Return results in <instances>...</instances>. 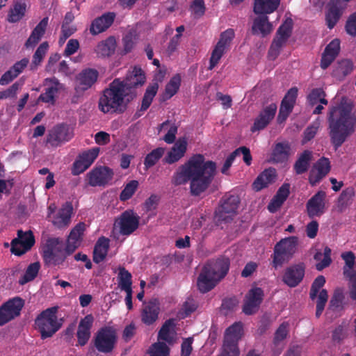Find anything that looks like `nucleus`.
Wrapping results in <instances>:
<instances>
[{
  "mask_svg": "<svg viewBox=\"0 0 356 356\" xmlns=\"http://www.w3.org/2000/svg\"><path fill=\"white\" fill-rule=\"evenodd\" d=\"M352 104L342 100L338 106H331L327 113L330 140L337 149L355 131L356 115Z\"/></svg>",
  "mask_w": 356,
  "mask_h": 356,
  "instance_id": "f03ea898",
  "label": "nucleus"
},
{
  "mask_svg": "<svg viewBox=\"0 0 356 356\" xmlns=\"http://www.w3.org/2000/svg\"><path fill=\"white\" fill-rule=\"evenodd\" d=\"M325 193L319 191L315 194L307 202V210L310 218L320 216L325 212Z\"/></svg>",
  "mask_w": 356,
  "mask_h": 356,
  "instance_id": "412c9836",
  "label": "nucleus"
},
{
  "mask_svg": "<svg viewBox=\"0 0 356 356\" xmlns=\"http://www.w3.org/2000/svg\"><path fill=\"white\" fill-rule=\"evenodd\" d=\"M320 126L321 120L319 118H318L312 123L311 126L306 129L304 132V138L302 140L303 143H306L315 136Z\"/></svg>",
  "mask_w": 356,
  "mask_h": 356,
  "instance_id": "0e129e2a",
  "label": "nucleus"
},
{
  "mask_svg": "<svg viewBox=\"0 0 356 356\" xmlns=\"http://www.w3.org/2000/svg\"><path fill=\"white\" fill-rule=\"evenodd\" d=\"M243 334V325L241 323H235L226 330L224 342L238 346V342L241 339Z\"/></svg>",
  "mask_w": 356,
  "mask_h": 356,
  "instance_id": "a19ab883",
  "label": "nucleus"
},
{
  "mask_svg": "<svg viewBox=\"0 0 356 356\" xmlns=\"http://www.w3.org/2000/svg\"><path fill=\"white\" fill-rule=\"evenodd\" d=\"M72 136L70 129L66 125H58L52 128L48 134L47 143L53 147L69 140Z\"/></svg>",
  "mask_w": 356,
  "mask_h": 356,
  "instance_id": "6ab92c4d",
  "label": "nucleus"
},
{
  "mask_svg": "<svg viewBox=\"0 0 356 356\" xmlns=\"http://www.w3.org/2000/svg\"><path fill=\"white\" fill-rule=\"evenodd\" d=\"M48 24V17L43 18L32 31L31 35L26 42V48H33L40 40L45 32Z\"/></svg>",
  "mask_w": 356,
  "mask_h": 356,
  "instance_id": "e433bc0d",
  "label": "nucleus"
},
{
  "mask_svg": "<svg viewBox=\"0 0 356 356\" xmlns=\"http://www.w3.org/2000/svg\"><path fill=\"white\" fill-rule=\"evenodd\" d=\"M263 291L258 287L251 289L245 296L243 311L245 314L255 313L262 301Z\"/></svg>",
  "mask_w": 356,
  "mask_h": 356,
  "instance_id": "dca6fc26",
  "label": "nucleus"
},
{
  "mask_svg": "<svg viewBox=\"0 0 356 356\" xmlns=\"http://www.w3.org/2000/svg\"><path fill=\"white\" fill-rule=\"evenodd\" d=\"M340 49V41L338 39L332 40L326 47L321 58V67L326 69L334 60Z\"/></svg>",
  "mask_w": 356,
  "mask_h": 356,
  "instance_id": "72a5a7b5",
  "label": "nucleus"
},
{
  "mask_svg": "<svg viewBox=\"0 0 356 356\" xmlns=\"http://www.w3.org/2000/svg\"><path fill=\"white\" fill-rule=\"evenodd\" d=\"M158 88L159 86L157 83H154L148 86L143 99L141 110L145 111L149 107L154 96L157 92Z\"/></svg>",
  "mask_w": 356,
  "mask_h": 356,
  "instance_id": "864d4df0",
  "label": "nucleus"
},
{
  "mask_svg": "<svg viewBox=\"0 0 356 356\" xmlns=\"http://www.w3.org/2000/svg\"><path fill=\"white\" fill-rule=\"evenodd\" d=\"M35 244V238L31 231L18 230L17 237L11 241L10 251L13 254L20 256L31 249Z\"/></svg>",
  "mask_w": 356,
  "mask_h": 356,
  "instance_id": "1a4fd4ad",
  "label": "nucleus"
},
{
  "mask_svg": "<svg viewBox=\"0 0 356 356\" xmlns=\"http://www.w3.org/2000/svg\"><path fill=\"white\" fill-rule=\"evenodd\" d=\"M290 152V146L288 143H277L273 152V160L275 162H282L287 159Z\"/></svg>",
  "mask_w": 356,
  "mask_h": 356,
  "instance_id": "c03bdc74",
  "label": "nucleus"
},
{
  "mask_svg": "<svg viewBox=\"0 0 356 356\" xmlns=\"http://www.w3.org/2000/svg\"><path fill=\"white\" fill-rule=\"evenodd\" d=\"M163 130H167V134L163 138V140L168 144L172 143L175 140L177 132V126L175 124H170L169 121H166L162 123L159 127V131Z\"/></svg>",
  "mask_w": 356,
  "mask_h": 356,
  "instance_id": "09e8293b",
  "label": "nucleus"
},
{
  "mask_svg": "<svg viewBox=\"0 0 356 356\" xmlns=\"http://www.w3.org/2000/svg\"><path fill=\"white\" fill-rule=\"evenodd\" d=\"M114 272L117 273L118 285L121 291L132 289V275L127 270L119 266Z\"/></svg>",
  "mask_w": 356,
  "mask_h": 356,
  "instance_id": "79ce46f5",
  "label": "nucleus"
},
{
  "mask_svg": "<svg viewBox=\"0 0 356 356\" xmlns=\"http://www.w3.org/2000/svg\"><path fill=\"white\" fill-rule=\"evenodd\" d=\"M290 185L284 184L277 191L276 195L272 199L268 206L271 213L275 212L284 203L289 194Z\"/></svg>",
  "mask_w": 356,
  "mask_h": 356,
  "instance_id": "4c0bfd02",
  "label": "nucleus"
},
{
  "mask_svg": "<svg viewBox=\"0 0 356 356\" xmlns=\"http://www.w3.org/2000/svg\"><path fill=\"white\" fill-rule=\"evenodd\" d=\"M24 302L19 298H15L6 302L0 308V325H3L20 314Z\"/></svg>",
  "mask_w": 356,
  "mask_h": 356,
  "instance_id": "f8f14e48",
  "label": "nucleus"
},
{
  "mask_svg": "<svg viewBox=\"0 0 356 356\" xmlns=\"http://www.w3.org/2000/svg\"><path fill=\"white\" fill-rule=\"evenodd\" d=\"M99 73L95 69L88 68L82 70L76 76V90L84 91L91 88L97 81Z\"/></svg>",
  "mask_w": 356,
  "mask_h": 356,
  "instance_id": "aec40b11",
  "label": "nucleus"
},
{
  "mask_svg": "<svg viewBox=\"0 0 356 356\" xmlns=\"http://www.w3.org/2000/svg\"><path fill=\"white\" fill-rule=\"evenodd\" d=\"M238 202V198L236 196L230 195L225 199L216 211L218 219L222 221H227L231 219L236 214Z\"/></svg>",
  "mask_w": 356,
  "mask_h": 356,
  "instance_id": "2eb2a0df",
  "label": "nucleus"
},
{
  "mask_svg": "<svg viewBox=\"0 0 356 356\" xmlns=\"http://www.w3.org/2000/svg\"><path fill=\"white\" fill-rule=\"evenodd\" d=\"M169 349L165 343L158 341L149 350V356H168Z\"/></svg>",
  "mask_w": 356,
  "mask_h": 356,
  "instance_id": "bf43d9fd",
  "label": "nucleus"
},
{
  "mask_svg": "<svg viewBox=\"0 0 356 356\" xmlns=\"http://www.w3.org/2000/svg\"><path fill=\"white\" fill-rule=\"evenodd\" d=\"M176 338L175 323L172 319L168 320L161 328L158 339L159 341H164L168 343H172Z\"/></svg>",
  "mask_w": 356,
  "mask_h": 356,
  "instance_id": "58836bf2",
  "label": "nucleus"
},
{
  "mask_svg": "<svg viewBox=\"0 0 356 356\" xmlns=\"http://www.w3.org/2000/svg\"><path fill=\"white\" fill-rule=\"evenodd\" d=\"M308 100L312 105L321 103L323 105L327 104V100L325 99V93L321 88H315L308 95Z\"/></svg>",
  "mask_w": 356,
  "mask_h": 356,
  "instance_id": "5fc2aeb1",
  "label": "nucleus"
},
{
  "mask_svg": "<svg viewBox=\"0 0 356 356\" xmlns=\"http://www.w3.org/2000/svg\"><path fill=\"white\" fill-rule=\"evenodd\" d=\"M40 268V265L39 262H34L28 266L23 277L19 280V284L23 285L30 281H32L37 276Z\"/></svg>",
  "mask_w": 356,
  "mask_h": 356,
  "instance_id": "603ef678",
  "label": "nucleus"
},
{
  "mask_svg": "<svg viewBox=\"0 0 356 356\" xmlns=\"http://www.w3.org/2000/svg\"><path fill=\"white\" fill-rule=\"evenodd\" d=\"M229 267V260L225 257L209 261L198 277L199 290L202 293L211 290L227 275Z\"/></svg>",
  "mask_w": 356,
  "mask_h": 356,
  "instance_id": "7ed1b4c3",
  "label": "nucleus"
},
{
  "mask_svg": "<svg viewBox=\"0 0 356 356\" xmlns=\"http://www.w3.org/2000/svg\"><path fill=\"white\" fill-rule=\"evenodd\" d=\"M315 298H317L316 316L318 318L323 313L327 301L328 295L327 291L325 289L321 290L318 292Z\"/></svg>",
  "mask_w": 356,
  "mask_h": 356,
  "instance_id": "13d9d810",
  "label": "nucleus"
},
{
  "mask_svg": "<svg viewBox=\"0 0 356 356\" xmlns=\"http://www.w3.org/2000/svg\"><path fill=\"white\" fill-rule=\"evenodd\" d=\"M181 83V77L179 74L174 76L166 85L164 98L170 99L178 91Z\"/></svg>",
  "mask_w": 356,
  "mask_h": 356,
  "instance_id": "3c124183",
  "label": "nucleus"
},
{
  "mask_svg": "<svg viewBox=\"0 0 356 356\" xmlns=\"http://www.w3.org/2000/svg\"><path fill=\"white\" fill-rule=\"evenodd\" d=\"M116 48V40L114 37H108L97 43L94 52L98 58H106L114 54Z\"/></svg>",
  "mask_w": 356,
  "mask_h": 356,
  "instance_id": "473e14b6",
  "label": "nucleus"
},
{
  "mask_svg": "<svg viewBox=\"0 0 356 356\" xmlns=\"http://www.w3.org/2000/svg\"><path fill=\"white\" fill-rule=\"evenodd\" d=\"M216 172L214 162L206 161L202 154H195L177 168L172 177V183L179 186L190 181L191 195L198 196L208 189Z\"/></svg>",
  "mask_w": 356,
  "mask_h": 356,
  "instance_id": "f257e3e1",
  "label": "nucleus"
},
{
  "mask_svg": "<svg viewBox=\"0 0 356 356\" xmlns=\"http://www.w3.org/2000/svg\"><path fill=\"white\" fill-rule=\"evenodd\" d=\"M312 158V152L305 150L303 153H302L294 165L296 173L301 174L307 171Z\"/></svg>",
  "mask_w": 356,
  "mask_h": 356,
  "instance_id": "de8ad7c7",
  "label": "nucleus"
},
{
  "mask_svg": "<svg viewBox=\"0 0 356 356\" xmlns=\"http://www.w3.org/2000/svg\"><path fill=\"white\" fill-rule=\"evenodd\" d=\"M26 10V5L25 3H15L10 10L8 20L13 23L19 21L24 16Z\"/></svg>",
  "mask_w": 356,
  "mask_h": 356,
  "instance_id": "49530a36",
  "label": "nucleus"
},
{
  "mask_svg": "<svg viewBox=\"0 0 356 356\" xmlns=\"http://www.w3.org/2000/svg\"><path fill=\"white\" fill-rule=\"evenodd\" d=\"M49 48V44L47 42H42L37 49L33 57V64L35 66L38 65L44 56H45L47 49Z\"/></svg>",
  "mask_w": 356,
  "mask_h": 356,
  "instance_id": "338daca9",
  "label": "nucleus"
},
{
  "mask_svg": "<svg viewBox=\"0 0 356 356\" xmlns=\"http://www.w3.org/2000/svg\"><path fill=\"white\" fill-rule=\"evenodd\" d=\"M85 227L84 223L79 222L72 229L65 247L67 254H72L79 246Z\"/></svg>",
  "mask_w": 356,
  "mask_h": 356,
  "instance_id": "c85d7f7f",
  "label": "nucleus"
},
{
  "mask_svg": "<svg viewBox=\"0 0 356 356\" xmlns=\"http://www.w3.org/2000/svg\"><path fill=\"white\" fill-rule=\"evenodd\" d=\"M160 312V302L158 299L154 298L145 304L141 312V320L146 325L154 323L159 316Z\"/></svg>",
  "mask_w": 356,
  "mask_h": 356,
  "instance_id": "5701e85b",
  "label": "nucleus"
},
{
  "mask_svg": "<svg viewBox=\"0 0 356 356\" xmlns=\"http://www.w3.org/2000/svg\"><path fill=\"white\" fill-rule=\"evenodd\" d=\"M227 50L216 45L210 58L209 70L214 68Z\"/></svg>",
  "mask_w": 356,
  "mask_h": 356,
  "instance_id": "69168bd1",
  "label": "nucleus"
},
{
  "mask_svg": "<svg viewBox=\"0 0 356 356\" xmlns=\"http://www.w3.org/2000/svg\"><path fill=\"white\" fill-rule=\"evenodd\" d=\"M345 8L344 0H332L327 5L325 15L326 25L329 29H333L341 18Z\"/></svg>",
  "mask_w": 356,
  "mask_h": 356,
  "instance_id": "4468645a",
  "label": "nucleus"
},
{
  "mask_svg": "<svg viewBox=\"0 0 356 356\" xmlns=\"http://www.w3.org/2000/svg\"><path fill=\"white\" fill-rule=\"evenodd\" d=\"M120 81L114 80L110 87L104 91L99 101V108L104 113L121 111L124 100H129V92Z\"/></svg>",
  "mask_w": 356,
  "mask_h": 356,
  "instance_id": "20e7f679",
  "label": "nucleus"
},
{
  "mask_svg": "<svg viewBox=\"0 0 356 356\" xmlns=\"http://www.w3.org/2000/svg\"><path fill=\"white\" fill-rule=\"evenodd\" d=\"M314 259L318 261L316 265V269L319 271L322 270L332 262L331 249L328 247H325L323 252H317L314 255Z\"/></svg>",
  "mask_w": 356,
  "mask_h": 356,
  "instance_id": "a18cd8bd",
  "label": "nucleus"
},
{
  "mask_svg": "<svg viewBox=\"0 0 356 356\" xmlns=\"http://www.w3.org/2000/svg\"><path fill=\"white\" fill-rule=\"evenodd\" d=\"M138 186V182L136 180L129 181L124 187L120 194L121 200H127L132 197Z\"/></svg>",
  "mask_w": 356,
  "mask_h": 356,
  "instance_id": "052dcab7",
  "label": "nucleus"
},
{
  "mask_svg": "<svg viewBox=\"0 0 356 356\" xmlns=\"http://www.w3.org/2000/svg\"><path fill=\"white\" fill-rule=\"evenodd\" d=\"M280 0H254V12L256 14H270L277 10Z\"/></svg>",
  "mask_w": 356,
  "mask_h": 356,
  "instance_id": "ea45409f",
  "label": "nucleus"
},
{
  "mask_svg": "<svg viewBox=\"0 0 356 356\" xmlns=\"http://www.w3.org/2000/svg\"><path fill=\"white\" fill-rule=\"evenodd\" d=\"M115 17L114 13H108L96 18L91 24L90 28V33L95 35L105 31L112 24Z\"/></svg>",
  "mask_w": 356,
  "mask_h": 356,
  "instance_id": "7c9ffc66",
  "label": "nucleus"
},
{
  "mask_svg": "<svg viewBox=\"0 0 356 356\" xmlns=\"http://www.w3.org/2000/svg\"><path fill=\"white\" fill-rule=\"evenodd\" d=\"M109 246V241L107 238L102 237L97 241L93 252V261L98 264L102 261L106 257Z\"/></svg>",
  "mask_w": 356,
  "mask_h": 356,
  "instance_id": "37998d69",
  "label": "nucleus"
},
{
  "mask_svg": "<svg viewBox=\"0 0 356 356\" xmlns=\"http://www.w3.org/2000/svg\"><path fill=\"white\" fill-rule=\"evenodd\" d=\"M277 110V106L271 104L262 110L256 118L251 128L252 132L264 129L273 119Z\"/></svg>",
  "mask_w": 356,
  "mask_h": 356,
  "instance_id": "4be33fe9",
  "label": "nucleus"
},
{
  "mask_svg": "<svg viewBox=\"0 0 356 356\" xmlns=\"http://www.w3.org/2000/svg\"><path fill=\"white\" fill-rule=\"evenodd\" d=\"M289 330L288 323H283L280 325L275 333L273 343L275 346L282 348L284 346L283 341L286 338Z\"/></svg>",
  "mask_w": 356,
  "mask_h": 356,
  "instance_id": "8fccbe9b",
  "label": "nucleus"
},
{
  "mask_svg": "<svg viewBox=\"0 0 356 356\" xmlns=\"http://www.w3.org/2000/svg\"><path fill=\"white\" fill-rule=\"evenodd\" d=\"M345 305V296L343 290L341 289H337L334 291L330 300L326 315L329 318L337 317L343 310Z\"/></svg>",
  "mask_w": 356,
  "mask_h": 356,
  "instance_id": "b1692460",
  "label": "nucleus"
},
{
  "mask_svg": "<svg viewBox=\"0 0 356 356\" xmlns=\"http://www.w3.org/2000/svg\"><path fill=\"white\" fill-rule=\"evenodd\" d=\"M292 26V19H287L278 29L268 51V56L271 60H275L278 56L281 49L291 35Z\"/></svg>",
  "mask_w": 356,
  "mask_h": 356,
  "instance_id": "6e6552de",
  "label": "nucleus"
},
{
  "mask_svg": "<svg viewBox=\"0 0 356 356\" xmlns=\"http://www.w3.org/2000/svg\"><path fill=\"white\" fill-rule=\"evenodd\" d=\"M116 342L115 331L110 327H104L98 331L95 339V346L98 351L108 353L113 350Z\"/></svg>",
  "mask_w": 356,
  "mask_h": 356,
  "instance_id": "9d476101",
  "label": "nucleus"
},
{
  "mask_svg": "<svg viewBox=\"0 0 356 356\" xmlns=\"http://www.w3.org/2000/svg\"><path fill=\"white\" fill-rule=\"evenodd\" d=\"M298 237L290 236L282 239L274 248L273 264L275 268L281 266L287 261L296 250Z\"/></svg>",
  "mask_w": 356,
  "mask_h": 356,
  "instance_id": "0eeeda50",
  "label": "nucleus"
},
{
  "mask_svg": "<svg viewBox=\"0 0 356 356\" xmlns=\"http://www.w3.org/2000/svg\"><path fill=\"white\" fill-rule=\"evenodd\" d=\"M44 85L46 87L45 92L40 95L38 100L54 104L57 93L63 90L64 86L55 77L46 79L44 81Z\"/></svg>",
  "mask_w": 356,
  "mask_h": 356,
  "instance_id": "f3484780",
  "label": "nucleus"
},
{
  "mask_svg": "<svg viewBox=\"0 0 356 356\" xmlns=\"http://www.w3.org/2000/svg\"><path fill=\"white\" fill-rule=\"evenodd\" d=\"M72 205L70 202L65 203L62 207L51 217V222L58 228L67 227L71 220Z\"/></svg>",
  "mask_w": 356,
  "mask_h": 356,
  "instance_id": "393cba45",
  "label": "nucleus"
},
{
  "mask_svg": "<svg viewBox=\"0 0 356 356\" xmlns=\"http://www.w3.org/2000/svg\"><path fill=\"white\" fill-rule=\"evenodd\" d=\"M330 162L328 159L322 157L314 165L309 175V181L315 185L330 170Z\"/></svg>",
  "mask_w": 356,
  "mask_h": 356,
  "instance_id": "a878e982",
  "label": "nucleus"
},
{
  "mask_svg": "<svg viewBox=\"0 0 356 356\" xmlns=\"http://www.w3.org/2000/svg\"><path fill=\"white\" fill-rule=\"evenodd\" d=\"M138 218L132 211H125L115 220L114 228L120 234L129 235L138 227Z\"/></svg>",
  "mask_w": 356,
  "mask_h": 356,
  "instance_id": "9b49d317",
  "label": "nucleus"
},
{
  "mask_svg": "<svg viewBox=\"0 0 356 356\" xmlns=\"http://www.w3.org/2000/svg\"><path fill=\"white\" fill-rule=\"evenodd\" d=\"M94 318L91 314L86 316L80 321L77 330L78 343L84 346L90 337V329L93 323Z\"/></svg>",
  "mask_w": 356,
  "mask_h": 356,
  "instance_id": "c756f323",
  "label": "nucleus"
},
{
  "mask_svg": "<svg viewBox=\"0 0 356 356\" xmlns=\"http://www.w3.org/2000/svg\"><path fill=\"white\" fill-rule=\"evenodd\" d=\"M112 177L111 170L106 167L97 168L88 174V183L92 186L106 184Z\"/></svg>",
  "mask_w": 356,
  "mask_h": 356,
  "instance_id": "bb28decb",
  "label": "nucleus"
},
{
  "mask_svg": "<svg viewBox=\"0 0 356 356\" xmlns=\"http://www.w3.org/2000/svg\"><path fill=\"white\" fill-rule=\"evenodd\" d=\"M99 153V147H94L83 152L74 162L72 174L78 175L87 170L97 157Z\"/></svg>",
  "mask_w": 356,
  "mask_h": 356,
  "instance_id": "ddd939ff",
  "label": "nucleus"
},
{
  "mask_svg": "<svg viewBox=\"0 0 356 356\" xmlns=\"http://www.w3.org/2000/svg\"><path fill=\"white\" fill-rule=\"evenodd\" d=\"M276 179V171L274 168H268L263 171L253 183V188L259 191L269 184L273 183Z\"/></svg>",
  "mask_w": 356,
  "mask_h": 356,
  "instance_id": "f704fd0d",
  "label": "nucleus"
},
{
  "mask_svg": "<svg viewBox=\"0 0 356 356\" xmlns=\"http://www.w3.org/2000/svg\"><path fill=\"white\" fill-rule=\"evenodd\" d=\"M165 149L163 147H158L152 150L146 156L144 163L145 165L147 168H149L155 165L159 159L163 155Z\"/></svg>",
  "mask_w": 356,
  "mask_h": 356,
  "instance_id": "4d7b16f0",
  "label": "nucleus"
},
{
  "mask_svg": "<svg viewBox=\"0 0 356 356\" xmlns=\"http://www.w3.org/2000/svg\"><path fill=\"white\" fill-rule=\"evenodd\" d=\"M145 82V73L140 67L137 66L134 67L130 71H129L125 80L124 81H121L124 86V88H125L126 90L129 92V94L131 95V98L134 95L132 88L138 86H142Z\"/></svg>",
  "mask_w": 356,
  "mask_h": 356,
  "instance_id": "a211bd4d",
  "label": "nucleus"
},
{
  "mask_svg": "<svg viewBox=\"0 0 356 356\" xmlns=\"http://www.w3.org/2000/svg\"><path fill=\"white\" fill-rule=\"evenodd\" d=\"M187 145L188 143L186 138H179L168 152L164 159L165 162L172 164L179 161L185 155Z\"/></svg>",
  "mask_w": 356,
  "mask_h": 356,
  "instance_id": "cd10ccee",
  "label": "nucleus"
},
{
  "mask_svg": "<svg viewBox=\"0 0 356 356\" xmlns=\"http://www.w3.org/2000/svg\"><path fill=\"white\" fill-rule=\"evenodd\" d=\"M256 17L252 24V32L263 37L270 33L273 29V25L268 21V17L264 15Z\"/></svg>",
  "mask_w": 356,
  "mask_h": 356,
  "instance_id": "c9c22d12",
  "label": "nucleus"
},
{
  "mask_svg": "<svg viewBox=\"0 0 356 356\" xmlns=\"http://www.w3.org/2000/svg\"><path fill=\"white\" fill-rule=\"evenodd\" d=\"M68 255L65 248L63 249V242L58 238H49L42 248V257L48 265H63Z\"/></svg>",
  "mask_w": 356,
  "mask_h": 356,
  "instance_id": "423d86ee",
  "label": "nucleus"
},
{
  "mask_svg": "<svg viewBox=\"0 0 356 356\" xmlns=\"http://www.w3.org/2000/svg\"><path fill=\"white\" fill-rule=\"evenodd\" d=\"M304 274V266L302 264L295 265L286 270L283 280L288 286L293 287L302 280Z\"/></svg>",
  "mask_w": 356,
  "mask_h": 356,
  "instance_id": "2f4dec72",
  "label": "nucleus"
},
{
  "mask_svg": "<svg viewBox=\"0 0 356 356\" xmlns=\"http://www.w3.org/2000/svg\"><path fill=\"white\" fill-rule=\"evenodd\" d=\"M57 307L48 308L42 312L35 318V328L40 332L42 339L51 337L62 326L63 319L56 316Z\"/></svg>",
  "mask_w": 356,
  "mask_h": 356,
  "instance_id": "39448f33",
  "label": "nucleus"
},
{
  "mask_svg": "<svg viewBox=\"0 0 356 356\" xmlns=\"http://www.w3.org/2000/svg\"><path fill=\"white\" fill-rule=\"evenodd\" d=\"M197 308V304L192 298H188L182 305L181 310L179 312L180 318H185L190 314L193 312Z\"/></svg>",
  "mask_w": 356,
  "mask_h": 356,
  "instance_id": "e2e57ef3",
  "label": "nucleus"
},
{
  "mask_svg": "<svg viewBox=\"0 0 356 356\" xmlns=\"http://www.w3.org/2000/svg\"><path fill=\"white\" fill-rule=\"evenodd\" d=\"M234 36L235 34L234 30L232 29H228L220 34L219 40L216 45L227 50L229 48Z\"/></svg>",
  "mask_w": 356,
  "mask_h": 356,
  "instance_id": "6e6d98bb",
  "label": "nucleus"
},
{
  "mask_svg": "<svg viewBox=\"0 0 356 356\" xmlns=\"http://www.w3.org/2000/svg\"><path fill=\"white\" fill-rule=\"evenodd\" d=\"M22 85L23 82H15L6 90L1 91L0 100L4 99L15 98L16 97L17 91L20 89Z\"/></svg>",
  "mask_w": 356,
  "mask_h": 356,
  "instance_id": "680f3d73",
  "label": "nucleus"
},
{
  "mask_svg": "<svg viewBox=\"0 0 356 356\" xmlns=\"http://www.w3.org/2000/svg\"><path fill=\"white\" fill-rule=\"evenodd\" d=\"M240 350L237 345L224 342L219 356H239Z\"/></svg>",
  "mask_w": 356,
  "mask_h": 356,
  "instance_id": "774afa93",
  "label": "nucleus"
}]
</instances>
